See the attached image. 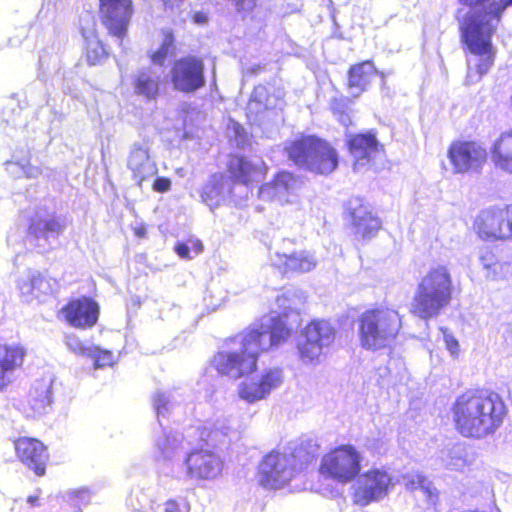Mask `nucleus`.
<instances>
[{"instance_id": "nucleus-1", "label": "nucleus", "mask_w": 512, "mask_h": 512, "mask_svg": "<svg viewBox=\"0 0 512 512\" xmlns=\"http://www.w3.org/2000/svg\"><path fill=\"white\" fill-rule=\"evenodd\" d=\"M291 332L285 317L276 315L270 319L268 330L249 327L227 338L224 347L213 354L209 366L221 377H248L258 370L261 355L286 342Z\"/></svg>"}, {"instance_id": "nucleus-2", "label": "nucleus", "mask_w": 512, "mask_h": 512, "mask_svg": "<svg viewBox=\"0 0 512 512\" xmlns=\"http://www.w3.org/2000/svg\"><path fill=\"white\" fill-rule=\"evenodd\" d=\"M461 6L455 17L459 23L464 50L476 57L475 72L479 77L494 65L496 49L493 36L512 0H457Z\"/></svg>"}, {"instance_id": "nucleus-3", "label": "nucleus", "mask_w": 512, "mask_h": 512, "mask_svg": "<svg viewBox=\"0 0 512 512\" xmlns=\"http://www.w3.org/2000/svg\"><path fill=\"white\" fill-rule=\"evenodd\" d=\"M508 412L504 399L495 391L471 388L459 394L451 406L455 430L465 438L481 439L494 434Z\"/></svg>"}, {"instance_id": "nucleus-4", "label": "nucleus", "mask_w": 512, "mask_h": 512, "mask_svg": "<svg viewBox=\"0 0 512 512\" xmlns=\"http://www.w3.org/2000/svg\"><path fill=\"white\" fill-rule=\"evenodd\" d=\"M320 445L313 439L302 440L281 451L276 448L266 453L258 463V484L267 490H280L313 464Z\"/></svg>"}, {"instance_id": "nucleus-5", "label": "nucleus", "mask_w": 512, "mask_h": 512, "mask_svg": "<svg viewBox=\"0 0 512 512\" xmlns=\"http://www.w3.org/2000/svg\"><path fill=\"white\" fill-rule=\"evenodd\" d=\"M453 277L446 265L431 267L417 283L410 313L428 321L436 318L454 299Z\"/></svg>"}, {"instance_id": "nucleus-6", "label": "nucleus", "mask_w": 512, "mask_h": 512, "mask_svg": "<svg viewBox=\"0 0 512 512\" xmlns=\"http://www.w3.org/2000/svg\"><path fill=\"white\" fill-rule=\"evenodd\" d=\"M283 152L296 167L315 175L328 176L339 167L336 147L316 134H299L285 143Z\"/></svg>"}, {"instance_id": "nucleus-7", "label": "nucleus", "mask_w": 512, "mask_h": 512, "mask_svg": "<svg viewBox=\"0 0 512 512\" xmlns=\"http://www.w3.org/2000/svg\"><path fill=\"white\" fill-rule=\"evenodd\" d=\"M360 346L369 351L389 347L402 329V316L389 306L376 305L364 310L357 319Z\"/></svg>"}, {"instance_id": "nucleus-8", "label": "nucleus", "mask_w": 512, "mask_h": 512, "mask_svg": "<svg viewBox=\"0 0 512 512\" xmlns=\"http://www.w3.org/2000/svg\"><path fill=\"white\" fill-rule=\"evenodd\" d=\"M362 456L351 444H341L326 452L320 461L318 472L325 479L346 484L359 476Z\"/></svg>"}, {"instance_id": "nucleus-9", "label": "nucleus", "mask_w": 512, "mask_h": 512, "mask_svg": "<svg viewBox=\"0 0 512 512\" xmlns=\"http://www.w3.org/2000/svg\"><path fill=\"white\" fill-rule=\"evenodd\" d=\"M336 329L325 319H312L300 332L296 349L299 359L306 364H317L323 350L333 344Z\"/></svg>"}, {"instance_id": "nucleus-10", "label": "nucleus", "mask_w": 512, "mask_h": 512, "mask_svg": "<svg viewBox=\"0 0 512 512\" xmlns=\"http://www.w3.org/2000/svg\"><path fill=\"white\" fill-rule=\"evenodd\" d=\"M205 62L196 55H184L175 59L170 66L169 78L173 89L192 94L206 85Z\"/></svg>"}, {"instance_id": "nucleus-11", "label": "nucleus", "mask_w": 512, "mask_h": 512, "mask_svg": "<svg viewBox=\"0 0 512 512\" xmlns=\"http://www.w3.org/2000/svg\"><path fill=\"white\" fill-rule=\"evenodd\" d=\"M392 487V477L385 469L371 468L360 475L352 492V502L359 507L368 506L385 497Z\"/></svg>"}, {"instance_id": "nucleus-12", "label": "nucleus", "mask_w": 512, "mask_h": 512, "mask_svg": "<svg viewBox=\"0 0 512 512\" xmlns=\"http://www.w3.org/2000/svg\"><path fill=\"white\" fill-rule=\"evenodd\" d=\"M98 13L101 24L110 36L118 39L127 36L134 15L132 0H98Z\"/></svg>"}, {"instance_id": "nucleus-13", "label": "nucleus", "mask_w": 512, "mask_h": 512, "mask_svg": "<svg viewBox=\"0 0 512 512\" xmlns=\"http://www.w3.org/2000/svg\"><path fill=\"white\" fill-rule=\"evenodd\" d=\"M12 444L17 460L24 467L37 477L46 475L51 457L49 448L44 442L36 437L19 436L12 440Z\"/></svg>"}, {"instance_id": "nucleus-14", "label": "nucleus", "mask_w": 512, "mask_h": 512, "mask_svg": "<svg viewBox=\"0 0 512 512\" xmlns=\"http://www.w3.org/2000/svg\"><path fill=\"white\" fill-rule=\"evenodd\" d=\"M58 316L69 326L86 330L98 323L100 306L91 296L72 297L59 310Z\"/></svg>"}, {"instance_id": "nucleus-15", "label": "nucleus", "mask_w": 512, "mask_h": 512, "mask_svg": "<svg viewBox=\"0 0 512 512\" xmlns=\"http://www.w3.org/2000/svg\"><path fill=\"white\" fill-rule=\"evenodd\" d=\"M447 157L454 172L463 174L481 167L487 151L476 141L455 140L448 147Z\"/></svg>"}, {"instance_id": "nucleus-16", "label": "nucleus", "mask_w": 512, "mask_h": 512, "mask_svg": "<svg viewBox=\"0 0 512 512\" xmlns=\"http://www.w3.org/2000/svg\"><path fill=\"white\" fill-rule=\"evenodd\" d=\"M345 215L356 233L364 239L374 237L382 228L379 217L374 215L361 197L354 196L345 203Z\"/></svg>"}, {"instance_id": "nucleus-17", "label": "nucleus", "mask_w": 512, "mask_h": 512, "mask_svg": "<svg viewBox=\"0 0 512 512\" xmlns=\"http://www.w3.org/2000/svg\"><path fill=\"white\" fill-rule=\"evenodd\" d=\"M268 166L263 160L251 161L240 154L230 155L227 163V172L233 183L250 186L263 182L268 175Z\"/></svg>"}, {"instance_id": "nucleus-18", "label": "nucleus", "mask_w": 512, "mask_h": 512, "mask_svg": "<svg viewBox=\"0 0 512 512\" xmlns=\"http://www.w3.org/2000/svg\"><path fill=\"white\" fill-rule=\"evenodd\" d=\"M346 147L353 158L354 169L370 165L377 154L384 152V145L372 130L351 134L347 137Z\"/></svg>"}, {"instance_id": "nucleus-19", "label": "nucleus", "mask_w": 512, "mask_h": 512, "mask_svg": "<svg viewBox=\"0 0 512 512\" xmlns=\"http://www.w3.org/2000/svg\"><path fill=\"white\" fill-rule=\"evenodd\" d=\"M473 230L482 241H506L502 207L492 206L482 209L474 219Z\"/></svg>"}, {"instance_id": "nucleus-20", "label": "nucleus", "mask_w": 512, "mask_h": 512, "mask_svg": "<svg viewBox=\"0 0 512 512\" xmlns=\"http://www.w3.org/2000/svg\"><path fill=\"white\" fill-rule=\"evenodd\" d=\"M283 380L282 369L269 368L257 380L242 382L238 387V395L241 399L254 403L266 398L272 390L282 384Z\"/></svg>"}, {"instance_id": "nucleus-21", "label": "nucleus", "mask_w": 512, "mask_h": 512, "mask_svg": "<svg viewBox=\"0 0 512 512\" xmlns=\"http://www.w3.org/2000/svg\"><path fill=\"white\" fill-rule=\"evenodd\" d=\"M186 471L189 477L200 480H211L219 476L223 469V461L215 453L206 449L192 450L185 458Z\"/></svg>"}, {"instance_id": "nucleus-22", "label": "nucleus", "mask_w": 512, "mask_h": 512, "mask_svg": "<svg viewBox=\"0 0 512 512\" xmlns=\"http://www.w3.org/2000/svg\"><path fill=\"white\" fill-rule=\"evenodd\" d=\"M379 75L372 60H364L351 65L347 70L346 89L352 98H358L368 91L372 81Z\"/></svg>"}, {"instance_id": "nucleus-23", "label": "nucleus", "mask_w": 512, "mask_h": 512, "mask_svg": "<svg viewBox=\"0 0 512 512\" xmlns=\"http://www.w3.org/2000/svg\"><path fill=\"white\" fill-rule=\"evenodd\" d=\"M26 349L20 344H0V391L11 382V374L22 367Z\"/></svg>"}, {"instance_id": "nucleus-24", "label": "nucleus", "mask_w": 512, "mask_h": 512, "mask_svg": "<svg viewBox=\"0 0 512 512\" xmlns=\"http://www.w3.org/2000/svg\"><path fill=\"white\" fill-rule=\"evenodd\" d=\"M128 168L138 186L157 173V167L151 161L148 149L140 144L133 145L128 157Z\"/></svg>"}, {"instance_id": "nucleus-25", "label": "nucleus", "mask_w": 512, "mask_h": 512, "mask_svg": "<svg viewBox=\"0 0 512 512\" xmlns=\"http://www.w3.org/2000/svg\"><path fill=\"white\" fill-rule=\"evenodd\" d=\"M489 155L496 168L512 173V128L499 133L489 148Z\"/></svg>"}, {"instance_id": "nucleus-26", "label": "nucleus", "mask_w": 512, "mask_h": 512, "mask_svg": "<svg viewBox=\"0 0 512 512\" xmlns=\"http://www.w3.org/2000/svg\"><path fill=\"white\" fill-rule=\"evenodd\" d=\"M131 83L134 94L146 101H155L161 95V79L147 69L138 71Z\"/></svg>"}, {"instance_id": "nucleus-27", "label": "nucleus", "mask_w": 512, "mask_h": 512, "mask_svg": "<svg viewBox=\"0 0 512 512\" xmlns=\"http://www.w3.org/2000/svg\"><path fill=\"white\" fill-rule=\"evenodd\" d=\"M274 266L282 276H286L312 270L315 267V261L307 252H294L290 255H279V262Z\"/></svg>"}, {"instance_id": "nucleus-28", "label": "nucleus", "mask_w": 512, "mask_h": 512, "mask_svg": "<svg viewBox=\"0 0 512 512\" xmlns=\"http://www.w3.org/2000/svg\"><path fill=\"white\" fill-rule=\"evenodd\" d=\"M297 176L290 171H278L272 179L261 187V192L270 198L290 194L297 185Z\"/></svg>"}, {"instance_id": "nucleus-29", "label": "nucleus", "mask_w": 512, "mask_h": 512, "mask_svg": "<svg viewBox=\"0 0 512 512\" xmlns=\"http://www.w3.org/2000/svg\"><path fill=\"white\" fill-rule=\"evenodd\" d=\"M52 402L51 386L39 384L31 387L27 396V405L33 415L46 413Z\"/></svg>"}, {"instance_id": "nucleus-30", "label": "nucleus", "mask_w": 512, "mask_h": 512, "mask_svg": "<svg viewBox=\"0 0 512 512\" xmlns=\"http://www.w3.org/2000/svg\"><path fill=\"white\" fill-rule=\"evenodd\" d=\"M63 229L64 224L58 218L32 219L27 227V233L35 238H48L50 235H59Z\"/></svg>"}, {"instance_id": "nucleus-31", "label": "nucleus", "mask_w": 512, "mask_h": 512, "mask_svg": "<svg viewBox=\"0 0 512 512\" xmlns=\"http://www.w3.org/2000/svg\"><path fill=\"white\" fill-rule=\"evenodd\" d=\"M85 38L84 57L90 66L99 64L103 59L108 56L106 49L101 40L96 35V30L93 36L87 35L85 31L82 32Z\"/></svg>"}, {"instance_id": "nucleus-32", "label": "nucleus", "mask_w": 512, "mask_h": 512, "mask_svg": "<svg viewBox=\"0 0 512 512\" xmlns=\"http://www.w3.org/2000/svg\"><path fill=\"white\" fill-rule=\"evenodd\" d=\"M420 491L429 507L436 509L440 505L441 493L431 480L428 479Z\"/></svg>"}, {"instance_id": "nucleus-33", "label": "nucleus", "mask_w": 512, "mask_h": 512, "mask_svg": "<svg viewBox=\"0 0 512 512\" xmlns=\"http://www.w3.org/2000/svg\"><path fill=\"white\" fill-rule=\"evenodd\" d=\"M88 357L93 359L95 368H103L113 363V355L108 350H102L98 347L91 348Z\"/></svg>"}, {"instance_id": "nucleus-34", "label": "nucleus", "mask_w": 512, "mask_h": 512, "mask_svg": "<svg viewBox=\"0 0 512 512\" xmlns=\"http://www.w3.org/2000/svg\"><path fill=\"white\" fill-rule=\"evenodd\" d=\"M348 100L346 98H333L330 101V110L331 112L338 117L341 122H344V118H347L349 121L348 113Z\"/></svg>"}, {"instance_id": "nucleus-35", "label": "nucleus", "mask_w": 512, "mask_h": 512, "mask_svg": "<svg viewBox=\"0 0 512 512\" xmlns=\"http://www.w3.org/2000/svg\"><path fill=\"white\" fill-rule=\"evenodd\" d=\"M190 508L186 498L169 499L164 503L165 512H190Z\"/></svg>"}, {"instance_id": "nucleus-36", "label": "nucleus", "mask_w": 512, "mask_h": 512, "mask_svg": "<svg viewBox=\"0 0 512 512\" xmlns=\"http://www.w3.org/2000/svg\"><path fill=\"white\" fill-rule=\"evenodd\" d=\"M428 478L421 474V473H415L406 476L405 478V487L408 491L414 492L416 490H421L425 483L427 482Z\"/></svg>"}, {"instance_id": "nucleus-37", "label": "nucleus", "mask_w": 512, "mask_h": 512, "mask_svg": "<svg viewBox=\"0 0 512 512\" xmlns=\"http://www.w3.org/2000/svg\"><path fill=\"white\" fill-rule=\"evenodd\" d=\"M67 346L70 351H72L76 355L88 356L90 355L91 348L88 347L84 342H82L76 336H71L67 340Z\"/></svg>"}, {"instance_id": "nucleus-38", "label": "nucleus", "mask_w": 512, "mask_h": 512, "mask_svg": "<svg viewBox=\"0 0 512 512\" xmlns=\"http://www.w3.org/2000/svg\"><path fill=\"white\" fill-rule=\"evenodd\" d=\"M172 55H174V52L170 51L168 48L159 46L155 51L150 53L149 59L154 65L163 66L166 60Z\"/></svg>"}, {"instance_id": "nucleus-39", "label": "nucleus", "mask_w": 512, "mask_h": 512, "mask_svg": "<svg viewBox=\"0 0 512 512\" xmlns=\"http://www.w3.org/2000/svg\"><path fill=\"white\" fill-rule=\"evenodd\" d=\"M507 240H512V203L502 205Z\"/></svg>"}, {"instance_id": "nucleus-40", "label": "nucleus", "mask_w": 512, "mask_h": 512, "mask_svg": "<svg viewBox=\"0 0 512 512\" xmlns=\"http://www.w3.org/2000/svg\"><path fill=\"white\" fill-rule=\"evenodd\" d=\"M162 42L160 46L164 48H168L170 51H176V39L173 30L171 29H163L161 30Z\"/></svg>"}, {"instance_id": "nucleus-41", "label": "nucleus", "mask_w": 512, "mask_h": 512, "mask_svg": "<svg viewBox=\"0 0 512 512\" xmlns=\"http://www.w3.org/2000/svg\"><path fill=\"white\" fill-rule=\"evenodd\" d=\"M444 334V342L446 348L453 356H458L460 351V346L458 340L451 334L447 332V329H442Z\"/></svg>"}, {"instance_id": "nucleus-42", "label": "nucleus", "mask_w": 512, "mask_h": 512, "mask_svg": "<svg viewBox=\"0 0 512 512\" xmlns=\"http://www.w3.org/2000/svg\"><path fill=\"white\" fill-rule=\"evenodd\" d=\"M172 182L168 177H157L152 183V189L158 193H165L171 189Z\"/></svg>"}, {"instance_id": "nucleus-43", "label": "nucleus", "mask_w": 512, "mask_h": 512, "mask_svg": "<svg viewBox=\"0 0 512 512\" xmlns=\"http://www.w3.org/2000/svg\"><path fill=\"white\" fill-rule=\"evenodd\" d=\"M175 252L177 255L182 259H191L190 255V248L189 246L184 242H178L175 245Z\"/></svg>"}, {"instance_id": "nucleus-44", "label": "nucleus", "mask_w": 512, "mask_h": 512, "mask_svg": "<svg viewBox=\"0 0 512 512\" xmlns=\"http://www.w3.org/2000/svg\"><path fill=\"white\" fill-rule=\"evenodd\" d=\"M190 242V251H192L195 255H198L200 253H202L204 247H203V244L200 240L198 239H194V240H189Z\"/></svg>"}, {"instance_id": "nucleus-45", "label": "nucleus", "mask_w": 512, "mask_h": 512, "mask_svg": "<svg viewBox=\"0 0 512 512\" xmlns=\"http://www.w3.org/2000/svg\"><path fill=\"white\" fill-rule=\"evenodd\" d=\"M191 19L193 22L197 23V24H203V23H206L207 22V16L205 13L201 12V11H198V12H195L192 16H191Z\"/></svg>"}, {"instance_id": "nucleus-46", "label": "nucleus", "mask_w": 512, "mask_h": 512, "mask_svg": "<svg viewBox=\"0 0 512 512\" xmlns=\"http://www.w3.org/2000/svg\"><path fill=\"white\" fill-rule=\"evenodd\" d=\"M134 234L139 238H144L146 236V228L144 226H138L134 228Z\"/></svg>"}, {"instance_id": "nucleus-47", "label": "nucleus", "mask_w": 512, "mask_h": 512, "mask_svg": "<svg viewBox=\"0 0 512 512\" xmlns=\"http://www.w3.org/2000/svg\"><path fill=\"white\" fill-rule=\"evenodd\" d=\"M27 502L32 506H37L39 504V497L37 495H30L27 498Z\"/></svg>"}, {"instance_id": "nucleus-48", "label": "nucleus", "mask_w": 512, "mask_h": 512, "mask_svg": "<svg viewBox=\"0 0 512 512\" xmlns=\"http://www.w3.org/2000/svg\"><path fill=\"white\" fill-rule=\"evenodd\" d=\"M82 494V492L78 491V492H74L72 494V497H79L80 495Z\"/></svg>"}]
</instances>
